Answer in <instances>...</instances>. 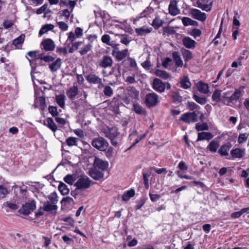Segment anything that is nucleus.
Masks as SVG:
<instances>
[{"label":"nucleus","mask_w":249,"mask_h":249,"mask_svg":"<svg viewBox=\"0 0 249 249\" xmlns=\"http://www.w3.org/2000/svg\"><path fill=\"white\" fill-rule=\"evenodd\" d=\"M37 53L38 52L36 51H30L27 53L29 56L32 58V59H30L26 57L31 67V74L35 73V70L37 65L41 64V60L39 59V54L37 56Z\"/></svg>","instance_id":"f257e3e1"},{"label":"nucleus","mask_w":249,"mask_h":249,"mask_svg":"<svg viewBox=\"0 0 249 249\" xmlns=\"http://www.w3.org/2000/svg\"><path fill=\"white\" fill-rule=\"evenodd\" d=\"M93 147L100 151H105L108 146V142L104 138L98 137L94 138L91 142Z\"/></svg>","instance_id":"f03ea898"},{"label":"nucleus","mask_w":249,"mask_h":249,"mask_svg":"<svg viewBox=\"0 0 249 249\" xmlns=\"http://www.w3.org/2000/svg\"><path fill=\"white\" fill-rule=\"evenodd\" d=\"M42 88H43L44 90H45L46 89H48L45 87L43 86L41 88V91H38L37 89L35 88V104L37 107L40 106L41 107L44 108L46 107V103L45 98L44 97V93L42 90Z\"/></svg>","instance_id":"7ed1b4c3"},{"label":"nucleus","mask_w":249,"mask_h":249,"mask_svg":"<svg viewBox=\"0 0 249 249\" xmlns=\"http://www.w3.org/2000/svg\"><path fill=\"white\" fill-rule=\"evenodd\" d=\"M91 180L86 176H81L76 183L75 185L78 189L84 190L89 188L90 186Z\"/></svg>","instance_id":"20e7f679"},{"label":"nucleus","mask_w":249,"mask_h":249,"mask_svg":"<svg viewBox=\"0 0 249 249\" xmlns=\"http://www.w3.org/2000/svg\"><path fill=\"white\" fill-rule=\"evenodd\" d=\"M36 208V203L35 200H32L22 205V207L18 210V213L23 215H28Z\"/></svg>","instance_id":"39448f33"},{"label":"nucleus","mask_w":249,"mask_h":249,"mask_svg":"<svg viewBox=\"0 0 249 249\" xmlns=\"http://www.w3.org/2000/svg\"><path fill=\"white\" fill-rule=\"evenodd\" d=\"M159 102V96L155 93H149L146 95L145 103L149 107H155Z\"/></svg>","instance_id":"423d86ee"},{"label":"nucleus","mask_w":249,"mask_h":249,"mask_svg":"<svg viewBox=\"0 0 249 249\" xmlns=\"http://www.w3.org/2000/svg\"><path fill=\"white\" fill-rule=\"evenodd\" d=\"M180 120L186 123H193L197 121V114L196 111L186 112L181 115Z\"/></svg>","instance_id":"0eeeda50"},{"label":"nucleus","mask_w":249,"mask_h":249,"mask_svg":"<svg viewBox=\"0 0 249 249\" xmlns=\"http://www.w3.org/2000/svg\"><path fill=\"white\" fill-rule=\"evenodd\" d=\"M190 14L194 18L201 21H204L206 19V15L200 10L192 8L190 10Z\"/></svg>","instance_id":"6e6552de"},{"label":"nucleus","mask_w":249,"mask_h":249,"mask_svg":"<svg viewBox=\"0 0 249 249\" xmlns=\"http://www.w3.org/2000/svg\"><path fill=\"white\" fill-rule=\"evenodd\" d=\"M103 132L105 136L109 139H115L119 134L118 129L115 127L111 128L107 127L103 129Z\"/></svg>","instance_id":"1a4fd4ad"},{"label":"nucleus","mask_w":249,"mask_h":249,"mask_svg":"<svg viewBox=\"0 0 249 249\" xmlns=\"http://www.w3.org/2000/svg\"><path fill=\"white\" fill-rule=\"evenodd\" d=\"M112 54L118 61H121L129 55V53L127 49L119 51L115 48L112 50Z\"/></svg>","instance_id":"9d476101"},{"label":"nucleus","mask_w":249,"mask_h":249,"mask_svg":"<svg viewBox=\"0 0 249 249\" xmlns=\"http://www.w3.org/2000/svg\"><path fill=\"white\" fill-rule=\"evenodd\" d=\"M94 167L95 168H99L102 171L107 170L108 166V163L107 161H104L102 159L95 157L93 162Z\"/></svg>","instance_id":"9b49d317"},{"label":"nucleus","mask_w":249,"mask_h":249,"mask_svg":"<svg viewBox=\"0 0 249 249\" xmlns=\"http://www.w3.org/2000/svg\"><path fill=\"white\" fill-rule=\"evenodd\" d=\"M99 66L103 68L111 67L113 65V60L111 57L104 55L99 61Z\"/></svg>","instance_id":"f8f14e48"},{"label":"nucleus","mask_w":249,"mask_h":249,"mask_svg":"<svg viewBox=\"0 0 249 249\" xmlns=\"http://www.w3.org/2000/svg\"><path fill=\"white\" fill-rule=\"evenodd\" d=\"M153 89L160 93L163 92L165 89V84L158 78H155L153 82Z\"/></svg>","instance_id":"ddd939ff"},{"label":"nucleus","mask_w":249,"mask_h":249,"mask_svg":"<svg viewBox=\"0 0 249 249\" xmlns=\"http://www.w3.org/2000/svg\"><path fill=\"white\" fill-rule=\"evenodd\" d=\"M184 93L186 92L180 89L177 91L173 92L171 95L172 102L176 104H180L182 101V97L181 95Z\"/></svg>","instance_id":"4468645a"},{"label":"nucleus","mask_w":249,"mask_h":249,"mask_svg":"<svg viewBox=\"0 0 249 249\" xmlns=\"http://www.w3.org/2000/svg\"><path fill=\"white\" fill-rule=\"evenodd\" d=\"M169 13L172 16H176L180 13V10L177 7L176 0H171L168 6Z\"/></svg>","instance_id":"2eb2a0df"},{"label":"nucleus","mask_w":249,"mask_h":249,"mask_svg":"<svg viewBox=\"0 0 249 249\" xmlns=\"http://www.w3.org/2000/svg\"><path fill=\"white\" fill-rule=\"evenodd\" d=\"M41 45L46 51H53L55 48L54 43L51 39L50 38L44 40L41 42Z\"/></svg>","instance_id":"dca6fc26"},{"label":"nucleus","mask_w":249,"mask_h":249,"mask_svg":"<svg viewBox=\"0 0 249 249\" xmlns=\"http://www.w3.org/2000/svg\"><path fill=\"white\" fill-rule=\"evenodd\" d=\"M89 175L95 180H99L104 177L102 172L98 170L95 168L90 169L89 171Z\"/></svg>","instance_id":"f3484780"},{"label":"nucleus","mask_w":249,"mask_h":249,"mask_svg":"<svg viewBox=\"0 0 249 249\" xmlns=\"http://www.w3.org/2000/svg\"><path fill=\"white\" fill-rule=\"evenodd\" d=\"M208 2V0H197L196 4L198 7L201 9L202 10L206 11H210L211 10L212 3L210 2L209 4L205 3Z\"/></svg>","instance_id":"a211bd4d"},{"label":"nucleus","mask_w":249,"mask_h":249,"mask_svg":"<svg viewBox=\"0 0 249 249\" xmlns=\"http://www.w3.org/2000/svg\"><path fill=\"white\" fill-rule=\"evenodd\" d=\"M179 83L180 87L184 89H188L191 88L192 85L189 78L187 75H183L181 77Z\"/></svg>","instance_id":"6ab92c4d"},{"label":"nucleus","mask_w":249,"mask_h":249,"mask_svg":"<svg viewBox=\"0 0 249 249\" xmlns=\"http://www.w3.org/2000/svg\"><path fill=\"white\" fill-rule=\"evenodd\" d=\"M183 45L187 49H194L196 42L189 37H185L182 39Z\"/></svg>","instance_id":"aec40b11"},{"label":"nucleus","mask_w":249,"mask_h":249,"mask_svg":"<svg viewBox=\"0 0 249 249\" xmlns=\"http://www.w3.org/2000/svg\"><path fill=\"white\" fill-rule=\"evenodd\" d=\"M198 90L202 93L207 94L209 92V86L207 84L199 81L196 84Z\"/></svg>","instance_id":"412c9836"},{"label":"nucleus","mask_w":249,"mask_h":249,"mask_svg":"<svg viewBox=\"0 0 249 249\" xmlns=\"http://www.w3.org/2000/svg\"><path fill=\"white\" fill-rule=\"evenodd\" d=\"M213 137V135L211 132H202L198 133L196 141L198 142L204 140L209 141L212 139Z\"/></svg>","instance_id":"4be33fe9"},{"label":"nucleus","mask_w":249,"mask_h":249,"mask_svg":"<svg viewBox=\"0 0 249 249\" xmlns=\"http://www.w3.org/2000/svg\"><path fill=\"white\" fill-rule=\"evenodd\" d=\"M172 57L177 67H182L183 66V61L178 52H173L172 53Z\"/></svg>","instance_id":"5701e85b"},{"label":"nucleus","mask_w":249,"mask_h":249,"mask_svg":"<svg viewBox=\"0 0 249 249\" xmlns=\"http://www.w3.org/2000/svg\"><path fill=\"white\" fill-rule=\"evenodd\" d=\"M241 92L238 89H236L234 92L230 94V104H231L230 106H232L234 104V102L237 101L240 97L241 96Z\"/></svg>","instance_id":"b1692460"},{"label":"nucleus","mask_w":249,"mask_h":249,"mask_svg":"<svg viewBox=\"0 0 249 249\" xmlns=\"http://www.w3.org/2000/svg\"><path fill=\"white\" fill-rule=\"evenodd\" d=\"M86 79L87 81L92 84H96L102 79L101 78L94 73H90L86 76Z\"/></svg>","instance_id":"393cba45"},{"label":"nucleus","mask_w":249,"mask_h":249,"mask_svg":"<svg viewBox=\"0 0 249 249\" xmlns=\"http://www.w3.org/2000/svg\"><path fill=\"white\" fill-rule=\"evenodd\" d=\"M152 31V28L146 26H143L141 28L135 29V32L139 36H145L148 34L150 33Z\"/></svg>","instance_id":"a878e982"},{"label":"nucleus","mask_w":249,"mask_h":249,"mask_svg":"<svg viewBox=\"0 0 249 249\" xmlns=\"http://www.w3.org/2000/svg\"><path fill=\"white\" fill-rule=\"evenodd\" d=\"M128 95L133 99H138L139 92L133 87H128L126 89Z\"/></svg>","instance_id":"bb28decb"},{"label":"nucleus","mask_w":249,"mask_h":249,"mask_svg":"<svg viewBox=\"0 0 249 249\" xmlns=\"http://www.w3.org/2000/svg\"><path fill=\"white\" fill-rule=\"evenodd\" d=\"M82 42L78 41L72 44L71 47H68V48H63V53H67L68 52L70 53H72L74 50H77L79 46L81 45Z\"/></svg>","instance_id":"cd10ccee"},{"label":"nucleus","mask_w":249,"mask_h":249,"mask_svg":"<svg viewBox=\"0 0 249 249\" xmlns=\"http://www.w3.org/2000/svg\"><path fill=\"white\" fill-rule=\"evenodd\" d=\"M231 154L233 158H241L245 154V151L240 148H235L231 151Z\"/></svg>","instance_id":"c85d7f7f"},{"label":"nucleus","mask_w":249,"mask_h":249,"mask_svg":"<svg viewBox=\"0 0 249 249\" xmlns=\"http://www.w3.org/2000/svg\"><path fill=\"white\" fill-rule=\"evenodd\" d=\"M181 52L183 56L184 60L185 62H187L193 58V55L192 52L185 48H182L181 49Z\"/></svg>","instance_id":"c756f323"},{"label":"nucleus","mask_w":249,"mask_h":249,"mask_svg":"<svg viewBox=\"0 0 249 249\" xmlns=\"http://www.w3.org/2000/svg\"><path fill=\"white\" fill-rule=\"evenodd\" d=\"M164 23V21L162 19H160L159 16H157L153 19L151 25L155 29L157 30Z\"/></svg>","instance_id":"7c9ffc66"},{"label":"nucleus","mask_w":249,"mask_h":249,"mask_svg":"<svg viewBox=\"0 0 249 249\" xmlns=\"http://www.w3.org/2000/svg\"><path fill=\"white\" fill-rule=\"evenodd\" d=\"M133 110L136 113L141 115H145L146 113L145 108L138 104H133Z\"/></svg>","instance_id":"2f4dec72"},{"label":"nucleus","mask_w":249,"mask_h":249,"mask_svg":"<svg viewBox=\"0 0 249 249\" xmlns=\"http://www.w3.org/2000/svg\"><path fill=\"white\" fill-rule=\"evenodd\" d=\"M44 124L54 132H55L57 129V126L55 124L53 119L51 118H47V119L44 121Z\"/></svg>","instance_id":"473e14b6"},{"label":"nucleus","mask_w":249,"mask_h":249,"mask_svg":"<svg viewBox=\"0 0 249 249\" xmlns=\"http://www.w3.org/2000/svg\"><path fill=\"white\" fill-rule=\"evenodd\" d=\"M24 35H21L13 40V44L15 46L16 48L19 49L21 47V45L24 42Z\"/></svg>","instance_id":"72a5a7b5"},{"label":"nucleus","mask_w":249,"mask_h":249,"mask_svg":"<svg viewBox=\"0 0 249 249\" xmlns=\"http://www.w3.org/2000/svg\"><path fill=\"white\" fill-rule=\"evenodd\" d=\"M61 64V59L58 58L54 62L50 64L49 68L51 71H55L60 68Z\"/></svg>","instance_id":"f704fd0d"},{"label":"nucleus","mask_w":249,"mask_h":249,"mask_svg":"<svg viewBox=\"0 0 249 249\" xmlns=\"http://www.w3.org/2000/svg\"><path fill=\"white\" fill-rule=\"evenodd\" d=\"M219 146V143L213 140L210 142L207 146V149L212 152H216Z\"/></svg>","instance_id":"c9c22d12"},{"label":"nucleus","mask_w":249,"mask_h":249,"mask_svg":"<svg viewBox=\"0 0 249 249\" xmlns=\"http://www.w3.org/2000/svg\"><path fill=\"white\" fill-rule=\"evenodd\" d=\"M44 210L47 212H52L57 209V206L51 202L47 201L44 203Z\"/></svg>","instance_id":"e433bc0d"},{"label":"nucleus","mask_w":249,"mask_h":249,"mask_svg":"<svg viewBox=\"0 0 249 249\" xmlns=\"http://www.w3.org/2000/svg\"><path fill=\"white\" fill-rule=\"evenodd\" d=\"M78 94V88L76 86L71 88L67 92L68 96L71 99H73Z\"/></svg>","instance_id":"4c0bfd02"},{"label":"nucleus","mask_w":249,"mask_h":249,"mask_svg":"<svg viewBox=\"0 0 249 249\" xmlns=\"http://www.w3.org/2000/svg\"><path fill=\"white\" fill-rule=\"evenodd\" d=\"M54 28V26L51 24H47L44 25H43L41 28L40 29L39 35L40 36H42L43 34L47 33L48 31L52 30Z\"/></svg>","instance_id":"58836bf2"},{"label":"nucleus","mask_w":249,"mask_h":249,"mask_svg":"<svg viewBox=\"0 0 249 249\" xmlns=\"http://www.w3.org/2000/svg\"><path fill=\"white\" fill-rule=\"evenodd\" d=\"M230 146L227 144L222 145L218 150V153L222 156H227L229 155V151L230 150Z\"/></svg>","instance_id":"ea45409f"},{"label":"nucleus","mask_w":249,"mask_h":249,"mask_svg":"<svg viewBox=\"0 0 249 249\" xmlns=\"http://www.w3.org/2000/svg\"><path fill=\"white\" fill-rule=\"evenodd\" d=\"M155 74L163 79H167L169 77V74L164 71H162L160 70H157L155 72Z\"/></svg>","instance_id":"a19ab883"},{"label":"nucleus","mask_w":249,"mask_h":249,"mask_svg":"<svg viewBox=\"0 0 249 249\" xmlns=\"http://www.w3.org/2000/svg\"><path fill=\"white\" fill-rule=\"evenodd\" d=\"M135 195V191L133 189L127 191L124 193L122 199L124 201H127L131 197H133Z\"/></svg>","instance_id":"79ce46f5"},{"label":"nucleus","mask_w":249,"mask_h":249,"mask_svg":"<svg viewBox=\"0 0 249 249\" xmlns=\"http://www.w3.org/2000/svg\"><path fill=\"white\" fill-rule=\"evenodd\" d=\"M186 107L191 111H197L200 108L199 106L193 102H188L186 104Z\"/></svg>","instance_id":"37998d69"},{"label":"nucleus","mask_w":249,"mask_h":249,"mask_svg":"<svg viewBox=\"0 0 249 249\" xmlns=\"http://www.w3.org/2000/svg\"><path fill=\"white\" fill-rule=\"evenodd\" d=\"M231 93V91H228L223 93L222 97L223 98V101L224 104L227 106H231L230 104V94Z\"/></svg>","instance_id":"c03bdc74"},{"label":"nucleus","mask_w":249,"mask_h":249,"mask_svg":"<svg viewBox=\"0 0 249 249\" xmlns=\"http://www.w3.org/2000/svg\"><path fill=\"white\" fill-rule=\"evenodd\" d=\"M74 224V220L70 217L63 218V228H69L70 226H72Z\"/></svg>","instance_id":"a18cd8bd"},{"label":"nucleus","mask_w":249,"mask_h":249,"mask_svg":"<svg viewBox=\"0 0 249 249\" xmlns=\"http://www.w3.org/2000/svg\"><path fill=\"white\" fill-rule=\"evenodd\" d=\"M221 90H215L212 95L213 101L216 103H219L221 100Z\"/></svg>","instance_id":"49530a36"},{"label":"nucleus","mask_w":249,"mask_h":249,"mask_svg":"<svg viewBox=\"0 0 249 249\" xmlns=\"http://www.w3.org/2000/svg\"><path fill=\"white\" fill-rule=\"evenodd\" d=\"M103 93L106 96L110 97L113 94V90L110 86L107 85L104 87Z\"/></svg>","instance_id":"de8ad7c7"},{"label":"nucleus","mask_w":249,"mask_h":249,"mask_svg":"<svg viewBox=\"0 0 249 249\" xmlns=\"http://www.w3.org/2000/svg\"><path fill=\"white\" fill-rule=\"evenodd\" d=\"M75 179L76 176L74 175H68L64 178V181L70 185H72Z\"/></svg>","instance_id":"09e8293b"},{"label":"nucleus","mask_w":249,"mask_h":249,"mask_svg":"<svg viewBox=\"0 0 249 249\" xmlns=\"http://www.w3.org/2000/svg\"><path fill=\"white\" fill-rule=\"evenodd\" d=\"M196 129L197 131H202V130H208L209 127L207 124L205 123L203 124L197 123L196 124Z\"/></svg>","instance_id":"8fccbe9b"},{"label":"nucleus","mask_w":249,"mask_h":249,"mask_svg":"<svg viewBox=\"0 0 249 249\" xmlns=\"http://www.w3.org/2000/svg\"><path fill=\"white\" fill-rule=\"evenodd\" d=\"M75 3L76 0H63V5L69 6L71 9V11L75 6Z\"/></svg>","instance_id":"3c124183"},{"label":"nucleus","mask_w":249,"mask_h":249,"mask_svg":"<svg viewBox=\"0 0 249 249\" xmlns=\"http://www.w3.org/2000/svg\"><path fill=\"white\" fill-rule=\"evenodd\" d=\"M193 98L197 103L200 105H204L207 102L206 98L200 97L196 94H194Z\"/></svg>","instance_id":"603ef678"},{"label":"nucleus","mask_w":249,"mask_h":249,"mask_svg":"<svg viewBox=\"0 0 249 249\" xmlns=\"http://www.w3.org/2000/svg\"><path fill=\"white\" fill-rule=\"evenodd\" d=\"M91 48L92 45L90 43H88L79 51V53L82 55H85L91 49Z\"/></svg>","instance_id":"864d4df0"},{"label":"nucleus","mask_w":249,"mask_h":249,"mask_svg":"<svg viewBox=\"0 0 249 249\" xmlns=\"http://www.w3.org/2000/svg\"><path fill=\"white\" fill-rule=\"evenodd\" d=\"M57 194L55 192L52 193L49 196L48 198L52 203L55 204L58 201Z\"/></svg>","instance_id":"5fc2aeb1"},{"label":"nucleus","mask_w":249,"mask_h":249,"mask_svg":"<svg viewBox=\"0 0 249 249\" xmlns=\"http://www.w3.org/2000/svg\"><path fill=\"white\" fill-rule=\"evenodd\" d=\"M39 59L41 60H44L46 62H50L53 61L54 58L50 55L44 56L42 53L39 54Z\"/></svg>","instance_id":"6e6d98bb"},{"label":"nucleus","mask_w":249,"mask_h":249,"mask_svg":"<svg viewBox=\"0 0 249 249\" xmlns=\"http://www.w3.org/2000/svg\"><path fill=\"white\" fill-rule=\"evenodd\" d=\"M105 152L106 156L108 159H110L113 157L114 154V149L112 147L107 148L105 151H103Z\"/></svg>","instance_id":"4d7b16f0"},{"label":"nucleus","mask_w":249,"mask_h":249,"mask_svg":"<svg viewBox=\"0 0 249 249\" xmlns=\"http://www.w3.org/2000/svg\"><path fill=\"white\" fill-rule=\"evenodd\" d=\"M248 136H249V134H247V133L240 134L239 135V137H238V142L239 143H242L245 142L247 140Z\"/></svg>","instance_id":"13d9d810"},{"label":"nucleus","mask_w":249,"mask_h":249,"mask_svg":"<svg viewBox=\"0 0 249 249\" xmlns=\"http://www.w3.org/2000/svg\"><path fill=\"white\" fill-rule=\"evenodd\" d=\"M49 111L53 117H56L58 114L57 108L55 106H50L49 107Z\"/></svg>","instance_id":"bf43d9fd"},{"label":"nucleus","mask_w":249,"mask_h":249,"mask_svg":"<svg viewBox=\"0 0 249 249\" xmlns=\"http://www.w3.org/2000/svg\"><path fill=\"white\" fill-rule=\"evenodd\" d=\"M8 193V192L7 188L3 185H0V198H4Z\"/></svg>","instance_id":"052dcab7"},{"label":"nucleus","mask_w":249,"mask_h":249,"mask_svg":"<svg viewBox=\"0 0 249 249\" xmlns=\"http://www.w3.org/2000/svg\"><path fill=\"white\" fill-rule=\"evenodd\" d=\"M178 18H180L182 20V24L185 26H187L190 25L191 21L192 19L188 18V17H183L181 18L180 17H178Z\"/></svg>","instance_id":"680f3d73"},{"label":"nucleus","mask_w":249,"mask_h":249,"mask_svg":"<svg viewBox=\"0 0 249 249\" xmlns=\"http://www.w3.org/2000/svg\"><path fill=\"white\" fill-rule=\"evenodd\" d=\"M52 89L55 91L60 92L62 90V84L58 82L54 83L52 87Z\"/></svg>","instance_id":"e2e57ef3"},{"label":"nucleus","mask_w":249,"mask_h":249,"mask_svg":"<svg viewBox=\"0 0 249 249\" xmlns=\"http://www.w3.org/2000/svg\"><path fill=\"white\" fill-rule=\"evenodd\" d=\"M127 60L128 61L129 65L131 68L135 69H138L137 64L134 59L128 57Z\"/></svg>","instance_id":"0e129e2a"},{"label":"nucleus","mask_w":249,"mask_h":249,"mask_svg":"<svg viewBox=\"0 0 249 249\" xmlns=\"http://www.w3.org/2000/svg\"><path fill=\"white\" fill-rule=\"evenodd\" d=\"M201 34V31L198 29H194L191 32L190 35L193 36L195 38L199 36Z\"/></svg>","instance_id":"69168bd1"},{"label":"nucleus","mask_w":249,"mask_h":249,"mask_svg":"<svg viewBox=\"0 0 249 249\" xmlns=\"http://www.w3.org/2000/svg\"><path fill=\"white\" fill-rule=\"evenodd\" d=\"M163 31L164 32L170 35L175 34L176 33V31L174 29V28L170 26L164 27L163 28Z\"/></svg>","instance_id":"338daca9"},{"label":"nucleus","mask_w":249,"mask_h":249,"mask_svg":"<svg viewBox=\"0 0 249 249\" xmlns=\"http://www.w3.org/2000/svg\"><path fill=\"white\" fill-rule=\"evenodd\" d=\"M77 139L74 137H69L67 140V144L69 146L76 145Z\"/></svg>","instance_id":"774afa93"}]
</instances>
